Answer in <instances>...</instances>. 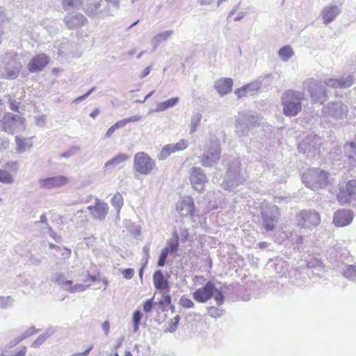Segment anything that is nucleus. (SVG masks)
Listing matches in <instances>:
<instances>
[{"mask_svg":"<svg viewBox=\"0 0 356 356\" xmlns=\"http://www.w3.org/2000/svg\"><path fill=\"white\" fill-rule=\"evenodd\" d=\"M261 227L266 232L273 231L279 222L280 209L276 205L264 206L261 207Z\"/></svg>","mask_w":356,"mask_h":356,"instance_id":"9","label":"nucleus"},{"mask_svg":"<svg viewBox=\"0 0 356 356\" xmlns=\"http://www.w3.org/2000/svg\"><path fill=\"white\" fill-rule=\"evenodd\" d=\"M86 21V18L81 13L67 14L65 17V22L70 29L83 26Z\"/></svg>","mask_w":356,"mask_h":356,"instance_id":"25","label":"nucleus"},{"mask_svg":"<svg viewBox=\"0 0 356 356\" xmlns=\"http://www.w3.org/2000/svg\"><path fill=\"white\" fill-rule=\"evenodd\" d=\"M15 143L17 145L16 151L20 154L29 150L33 146L31 138H21L16 136Z\"/></svg>","mask_w":356,"mask_h":356,"instance_id":"30","label":"nucleus"},{"mask_svg":"<svg viewBox=\"0 0 356 356\" xmlns=\"http://www.w3.org/2000/svg\"><path fill=\"white\" fill-rule=\"evenodd\" d=\"M233 87V81L231 78H222L216 81L214 88L220 96L229 93Z\"/></svg>","mask_w":356,"mask_h":356,"instance_id":"26","label":"nucleus"},{"mask_svg":"<svg viewBox=\"0 0 356 356\" xmlns=\"http://www.w3.org/2000/svg\"><path fill=\"white\" fill-rule=\"evenodd\" d=\"M101 0L90 2V0L85 4L83 10L88 16H93L99 13L101 7Z\"/></svg>","mask_w":356,"mask_h":356,"instance_id":"32","label":"nucleus"},{"mask_svg":"<svg viewBox=\"0 0 356 356\" xmlns=\"http://www.w3.org/2000/svg\"><path fill=\"white\" fill-rule=\"evenodd\" d=\"M179 247V235L177 232H174L171 238L167 241L165 248L170 250V254L177 252Z\"/></svg>","mask_w":356,"mask_h":356,"instance_id":"35","label":"nucleus"},{"mask_svg":"<svg viewBox=\"0 0 356 356\" xmlns=\"http://www.w3.org/2000/svg\"><path fill=\"white\" fill-rule=\"evenodd\" d=\"M208 314L213 318H218L223 315L224 310L212 306L208 308Z\"/></svg>","mask_w":356,"mask_h":356,"instance_id":"48","label":"nucleus"},{"mask_svg":"<svg viewBox=\"0 0 356 356\" xmlns=\"http://www.w3.org/2000/svg\"><path fill=\"white\" fill-rule=\"evenodd\" d=\"M3 168L7 170H9L11 172H16L19 169V163L17 161H10L4 164Z\"/></svg>","mask_w":356,"mask_h":356,"instance_id":"50","label":"nucleus"},{"mask_svg":"<svg viewBox=\"0 0 356 356\" xmlns=\"http://www.w3.org/2000/svg\"><path fill=\"white\" fill-rule=\"evenodd\" d=\"M89 287V285H84V284H75L72 285L70 284L67 288H66V291H67L70 293H74L77 292H82L86 291Z\"/></svg>","mask_w":356,"mask_h":356,"instance_id":"45","label":"nucleus"},{"mask_svg":"<svg viewBox=\"0 0 356 356\" xmlns=\"http://www.w3.org/2000/svg\"><path fill=\"white\" fill-rule=\"evenodd\" d=\"M202 119V115L197 113L192 118L190 122L191 134H193L197 131V127L200 125Z\"/></svg>","mask_w":356,"mask_h":356,"instance_id":"41","label":"nucleus"},{"mask_svg":"<svg viewBox=\"0 0 356 356\" xmlns=\"http://www.w3.org/2000/svg\"><path fill=\"white\" fill-rule=\"evenodd\" d=\"M23 340H24V337H22V335L18 337H16L15 339H13V341H10L7 346L9 348H12L13 347H15L16 345H17L18 343H19L21 341H22Z\"/></svg>","mask_w":356,"mask_h":356,"instance_id":"57","label":"nucleus"},{"mask_svg":"<svg viewBox=\"0 0 356 356\" xmlns=\"http://www.w3.org/2000/svg\"><path fill=\"white\" fill-rule=\"evenodd\" d=\"M342 275L356 283V265H346L341 270Z\"/></svg>","mask_w":356,"mask_h":356,"instance_id":"34","label":"nucleus"},{"mask_svg":"<svg viewBox=\"0 0 356 356\" xmlns=\"http://www.w3.org/2000/svg\"><path fill=\"white\" fill-rule=\"evenodd\" d=\"M52 281L60 285L65 291H66V288L72 284V281L66 280L64 275L60 273H55L52 277Z\"/></svg>","mask_w":356,"mask_h":356,"instance_id":"36","label":"nucleus"},{"mask_svg":"<svg viewBox=\"0 0 356 356\" xmlns=\"http://www.w3.org/2000/svg\"><path fill=\"white\" fill-rule=\"evenodd\" d=\"M353 213L350 210L341 209L337 211L333 216V223L337 227H345L351 223Z\"/></svg>","mask_w":356,"mask_h":356,"instance_id":"20","label":"nucleus"},{"mask_svg":"<svg viewBox=\"0 0 356 356\" xmlns=\"http://www.w3.org/2000/svg\"><path fill=\"white\" fill-rule=\"evenodd\" d=\"M2 129L8 133L24 129V120L18 115L6 113L1 120Z\"/></svg>","mask_w":356,"mask_h":356,"instance_id":"12","label":"nucleus"},{"mask_svg":"<svg viewBox=\"0 0 356 356\" xmlns=\"http://www.w3.org/2000/svg\"><path fill=\"white\" fill-rule=\"evenodd\" d=\"M48 230H49V236L55 240V241L56 242H60L61 241V236H58L55 232L53 231V229H51V227L48 225Z\"/></svg>","mask_w":356,"mask_h":356,"instance_id":"60","label":"nucleus"},{"mask_svg":"<svg viewBox=\"0 0 356 356\" xmlns=\"http://www.w3.org/2000/svg\"><path fill=\"white\" fill-rule=\"evenodd\" d=\"M261 88V83L259 81H252L240 88L236 89L234 93L238 99L244 97L253 96L256 95Z\"/></svg>","mask_w":356,"mask_h":356,"instance_id":"23","label":"nucleus"},{"mask_svg":"<svg viewBox=\"0 0 356 356\" xmlns=\"http://www.w3.org/2000/svg\"><path fill=\"white\" fill-rule=\"evenodd\" d=\"M141 318V312L138 310L135 311L133 314V323H140Z\"/></svg>","mask_w":356,"mask_h":356,"instance_id":"61","label":"nucleus"},{"mask_svg":"<svg viewBox=\"0 0 356 356\" xmlns=\"http://www.w3.org/2000/svg\"><path fill=\"white\" fill-rule=\"evenodd\" d=\"M304 93L294 90H288L282 95L283 113L287 117L296 116L302 111Z\"/></svg>","mask_w":356,"mask_h":356,"instance_id":"1","label":"nucleus"},{"mask_svg":"<svg viewBox=\"0 0 356 356\" xmlns=\"http://www.w3.org/2000/svg\"><path fill=\"white\" fill-rule=\"evenodd\" d=\"M353 83V76L348 74L339 79L330 78L325 81V84L334 88L350 87Z\"/></svg>","mask_w":356,"mask_h":356,"instance_id":"22","label":"nucleus"},{"mask_svg":"<svg viewBox=\"0 0 356 356\" xmlns=\"http://www.w3.org/2000/svg\"><path fill=\"white\" fill-rule=\"evenodd\" d=\"M179 101V97H172L165 102H160L156 104V107L154 110H150L148 113L149 114L153 112H161L164 111L170 108H172L175 106Z\"/></svg>","mask_w":356,"mask_h":356,"instance_id":"28","label":"nucleus"},{"mask_svg":"<svg viewBox=\"0 0 356 356\" xmlns=\"http://www.w3.org/2000/svg\"><path fill=\"white\" fill-rule=\"evenodd\" d=\"M302 179L307 188L314 191L324 188L328 181L327 173L318 168L309 169L303 174Z\"/></svg>","mask_w":356,"mask_h":356,"instance_id":"4","label":"nucleus"},{"mask_svg":"<svg viewBox=\"0 0 356 356\" xmlns=\"http://www.w3.org/2000/svg\"><path fill=\"white\" fill-rule=\"evenodd\" d=\"M322 112L324 116L339 120L346 116L348 107L341 102H334L329 103L326 106L323 107Z\"/></svg>","mask_w":356,"mask_h":356,"instance_id":"13","label":"nucleus"},{"mask_svg":"<svg viewBox=\"0 0 356 356\" xmlns=\"http://www.w3.org/2000/svg\"><path fill=\"white\" fill-rule=\"evenodd\" d=\"M15 181L14 176L5 168H0V182L4 184H12Z\"/></svg>","mask_w":356,"mask_h":356,"instance_id":"38","label":"nucleus"},{"mask_svg":"<svg viewBox=\"0 0 356 356\" xmlns=\"http://www.w3.org/2000/svg\"><path fill=\"white\" fill-rule=\"evenodd\" d=\"M215 291V285L209 282L202 288L197 289L193 293V298L199 302H205L212 296Z\"/></svg>","mask_w":356,"mask_h":356,"instance_id":"18","label":"nucleus"},{"mask_svg":"<svg viewBox=\"0 0 356 356\" xmlns=\"http://www.w3.org/2000/svg\"><path fill=\"white\" fill-rule=\"evenodd\" d=\"M344 151L349 163L353 166H356V139L354 141L346 143L344 145Z\"/></svg>","mask_w":356,"mask_h":356,"instance_id":"27","label":"nucleus"},{"mask_svg":"<svg viewBox=\"0 0 356 356\" xmlns=\"http://www.w3.org/2000/svg\"><path fill=\"white\" fill-rule=\"evenodd\" d=\"M54 331H48L41 335H40L32 343L31 346L33 348H38L42 343H43L52 334Z\"/></svg>","mask_w":356,"mask_h":356,"instance_id":"42","label":"nucleus"},{"mask_svg":"<svg viewBox=\"0 0 356 356\" xmlns=\"http://www.w3.org/2000/svg\"><path fill=\"white\" fill-rule=\"evenodd\" d=\"M129 159V156L125 154H118L115 156H114L112 159L108 161L105 163L104 168L107 170L111 167H115L120 163L126 161Z\"/></svg>","mask_w":356,"mask_h":356,"instance_id":"33","label":"nucleus"},{"mask_svg":"<svg viewBox=\"0 0 356 356\" xmlns=\"http://www.w3.org/2000/svg\"><path fill=\"white\" fill-rule=\"evenodd\" d=\"M286 237L291 241L295 242L298 245H300L303 242V236L298 234L296 232H290L289 233L284 232Z\"/></svg>","mask_w":356,"mask_h":356,"instance_id":"43","label":"nucleus"},{"mask_svg":"<svg viewBox=\"0 0 356 356\" xmlns=\"http://www.w3.org/2000/svg\"><path fill=\"white\" fill-rule=\"evenodd\" d=\"M303 88L310 93L314 102L323 104L327 99L325 89L323 85L314 79H307L303 82Z\"/></svg>","mask_w":356,"mask_h":356,"instance_id":"11","label":"nucleus"},{"mask_svg":"<svg viewBox=\"0 0 356 356\" xmlns=\"http://www.w3.org/2000/svg\"><path fill=\"white\" fill-rule=\"evenodd\" d=\"M259 124V119L257 115L250 112L239 113L236 120L235 133L241 140H243V138L249 135L251 129Z\"/></svg>","mask_w":356,"mask_h":356,"instance_id":"3","label":"nucleus"},{"mask_svg":"<svg viewBox=\"0 0 356 356\" xmlns=\"http://www.w3.org/2000/svg\"><path fill=\"white\" fill-rule=\"evenodd\" d=\"M153 306V298L148 299L143 305V310L146 313H149L152 311Z\"/></svg>","mask_w":356,"mask_h":356,"instance_id":"58","label":"nucleus"},{"mask_svg":"<svg viewBox=\"0 0 356 356\" xmlns=\"http://www.w3.org/2000/svg\"><path fill=\"white\" fill-rule=\"evenodd\" d=\"M341 13V8L336 5H328L325 6L322 12L321 17L323 20V23L328 24L336 19V17Z\"/></svg>","mask_w":356,"mask_h":356,"instance_id":"24","label":"nucleus"},{"mask_svg":"<svg viewBox=\"0 0 356 356\" xmlns=\"http://www.w3.org/2000/svg\"><path fill=\"white\" fill-rule=\"evenodd\" d=\"M296 226L303 229H313L321 222L320 213L314 209H302L296 216Z\"/></svg>","mask_w":356,"mask_h":356,"instance_id":"5","label":"nucleus"},{"mask_svg":"<svg viewBox=\"0 0 356 356\" xmlns=\"http://www.w3.org/2000/svg\"><path fill=\"white\" fill-rule=\"evenodd\" d=\"M190 180L193 188L199 192L204 189L207 178L200 167H193L191 169Z\"/></svg>","mask_w":356,"mask_h":356,"instance_id":"15","label":"nucleus"},{"mask_svg":"<svg viewBox=\"0 0 356 356\" xmlns=\"http://www.w3.org/2000/svg\"><path fill=\"white\" fill-rule=\"evenodd\" d=\"M176 209L181 216H190L193 220V226L202 225L201 218L195 210L194 202L191 197L185 196L181 198L176 204Z\"/></svg>","mask_w":356,"mask_h":356,"instance_id":"8","label":"nucleus"},{"mask_svg":"<svg viewBox=\"0 0 356 356\" xmlns=\"http://www.w3.org/2000/svg\"><path fill=\"white\" fill-rule=\"evenodd\" d=\"M68 181L65 176H56L40 179L39 186L42 188L50 189L63 186L67 184Z\"/></svg>","mask_w":356,"mask_h":356,"instance_id":"19","label":"nucleus"},{"mask_svg":"<svg viewBox=\"0 0 356 356\" xmlns=\"http://www.w3.org/2000/svg\"><path fill=\"white\" fill-rule=\"evenodd\" d=\"M87 209L90 211L94 219L100 221L105 219L108 212V205L97 198L95 200V205L89 206Z\"/></svg>","mask_w":356,"mask_h":356,"instance_id":"17","label":"nucleus"},{"mask_svg":"<svg viewBox=\"0 0 356 356\" xmlns=\"http://www.w3.org/2000/svg\"><path fill=\"white\" fill-rule=\"evenodd\" d=\"M49 58L45 54L35 56L28 64L29 70L31 72L42 70L49 63Z\"/></svg>","mask_w":356,"mask_h":356,"instance_id":"21","label":"nucleus"},{"mask_svg":"<svg viewBox=\"0 0 356 356\" xmlns=\"http://www.w3.org/2000/svg\"><path fill=\"white\" fill-rule=\"evenodd\" d=\"M179 319L180 316L178 315L172 318L168 327L165 329V332L171 333L174 332L177 330Z\"/></svg>","mask_w":356,"mask_h":356,"instance_id":"47","label":"nucleus"},{"mask_svg":"<svg viewBox=\"0 0 356 356\" xmlns=\"http://www.w3.org/2000/svg\"><path fill=\"white\" fill-rule=\"evenodd\" d=\"M213 296L218 305H221L224 302V296L222 292L218 290L216 287Z\"/></svg>","mask_w":356,"mask_h":356,"instance_id":"52","label":"nucleus"},{"mask_svg":"<svg viewBox=\"0 0 356 356\" xmlns=\"http://www.w3.org/2000/svg\"><path fill=\"white\" fill-rule=\"evenodd\" d=\"M79 148L78 147H74L70 149L67 152H64L60 155L62 158H70L72 156L74 155L77 152H79Z\"/></svg>","mask_w":356,"mask_h":356,"instance_id":"54","label":"nucleus"},{"mask_svg":"<svg viewBox=\"0 0 356 356\" xmlns=\"http://www.w3.org/2000/svg\"><path fill=\"white\" fill-rule=\"evenodd\" d=\"M112 205L119 211L123 205V197L122 195L117 193L111 200Z\"/></svg>","mask_w":356,"mask_h":356,"instance_id":"44","label":"nucleus"},{"mask_svg":"<svg viewBox=\"0 0 356 356\" xmlns=\"http://www.w3.org/2000/svg\"><path fill=\"white\" fill-rule=\"evenodd\" d=\"M180 305L185 308H192L194 307V303L193 301L184 296L181 297L179 300Z\"/></svg>","mask_w":356,"mask_h":356,"instance_id":"53","label":"nucleus"},{"mask_svg":"<svg viewBox=\"0 0 356 356\" xmlns=\"http://www.w3.org/2000/svg\"><path fill=\"white\" fill-rule=\"evenodd\" d=\"M156 167V163L147 154L137 152L134 159V169L140 175H147Z\"/></svg>","mask_w":356,"mask_h":356,"instance_id":"10","label":"nucleus"},{"mask_svg":"<svg viewBox=\"0 0 356 356\" xmlns=\"http://www.w3.org/2000/svg\"><path fill=\"white\" fill-rule=\"evenodd\" d=\"M95 88H92L87 93H86L85 95L81 96V97H79L77 98H76L74 100V103H76V104H78L79 102H81V101L86 99L93 91H95Z\"/></svg>","mask_w":356,"mask_h":356,"instance_id":"59","label":"nucleus"},{"mask_svg":"<svg viewBox=\"0 0 356 356\" xmlns=\"http://www.w3.org/2000/svg\"><path fill=\"white\" fill-rule=\"evenodd\" d=\"M176 152L186 149L188 146V143L184 139H181L178 143L173 144Z\"/></svg>","mask_w":356,"mask_h":356,"instance_id":"51","label":"nucleus"},{"mask_svg":"<svg viewBox=\"0 0 356 356\" xmlns=\"http://www.w3.org/2000/svg\"><path fill=\"white\" fill-rule=\"evenodd\" d=\"M240 161L234 159L227 171L222 187L225 190H232L241 184L244 179L239 172Z\"/></svg>","mask_w":356,"mask_h":356,"instance_id":"7","label":"nucleus"},{"mask_svg":"<svg viewBox=\"0 0 356 356\" xmlns=\"http://www.w3.org/2000/svg\"><path fill=\"white\" fill-rule=\"evenodd\" d=\"M62 5L65 10L78 9L82 5L81 0H62Z\"/></svg>","mask_w":356,"mask_h":356,"instance_id":"40","label":"nucleus"},{"mask_svg":"<svg viewBox=\"0 0 356 356\" xmlns=\"http://www.w3.org/2000/svg\"><path fill=\"white\" fill-rule=\"evenodd\" d=\"M153 282L154 287L159 290L168 288V282L165 279L162 272L159 270L154 272L153 275Z\"/></svg>","mask_w":356,"mask_h":356,"instance_id":"29","label":"nucleus"},{"mask_svg":"<svg viewBox=\"0 0 356 356\" xmlns=\"http://www.w3.org/2000/svg\"><path fill=\"white\" fill-rule=\"evenodd\" d=\"M293 55L294 51L289 45H285L278 51V56L284 62L288 61Z\"/></svg>","mask_w":356,"mask_h":356,"instance_id":"37","label":"nucleus"},{"mask_svg":"<svg viewBox=\"0 0 356 356\" xmlns=\"http://www.w3.org/2000/svg\"><path fill=\"white\" fill-rule=\"evenodd\" d=\"M35 124L39 127H44L46 122L45 115H37L35 117Z\"/></svg>","mask_w":356,"mask_h":356,"instance_id":"55","label":"nucleus"},{"mask_svg":"<svg viewBox=\"0 0 356 356\" xmlns=\"http://www.w3.org/2000/svg\"><path fill=\"white\" fill-rule=\"evenodd\" d=\"M13 304V299L10 296L0 297V308L7 309L10 307Z\"/></svg>","mask_w":356,"mask_h":356,"instance_id":"46","label":"nucleus"},{"mask_svg":"<svg viewBox=\"0 0 356 356\" xmlns=\"http://www.w3.org/2000/svg\"><path fill=\"white\" fill-rule=\"evenodd\" d=\"M123 277L127 280L131 279L134 275V270L132 268H127L122 271Z\"/></svg>","mask_w":356,"mask_h":356,"instance_id":"56","label":"nucleus"},{"mask_svg":"<svg viewBox=\"0 0 356 356\" xmlns=\"http://www.w3.org/2000/svg\"><path fill=\"white\" fill-rule=\"evenodd\" d=\"M9 146V140L6 138H0V150H4Z\"/></svg>","mask_w":356,"mask_h":356,"instance_id":"64","label":"nucleus"},{"mask_svg":"<svg viewBox=\"0 0 356 356\" xmlns=\"http://www.w3.org/2000/svg\"><path fill=\"white\" fill-rule=\"evenodd\" d=\"M27 352L26 346H22L21 348L15 353H9L8 351L3 350L0 356H25Z\"/></svg>","mask_w":356,"mask_h":356,"instance_id":"49","label":"nucleus"},{"mask_svg":"<svg viewBox=\"0 0 356 356\" xmlns=\"http://www.w3.org/2000/svg\"><path fill=\"white\" fill-rule=\"evenodd\" d=\"M39 330H35L33 327H31L29 328L27 330H26L22 335V337H24V339L27 337L33 335L35 332H38Z\"/></svg>","mask_w":356,"mask_h":356,"instance_id":"62","label":"nucleus"},{"mask_svg":"<svg viewBox=\"0 0 356 356\" xmlns=\"http://www.w3.org/2000/svg\"><path fill=\"white\" fill-rule=\"evenodd\" d=\"M22 69V64L14 51H10L0 58V77L15 79Z\"/></svg>","mask_w":356,"mask_h":356,"instance_id":"2","label":"nucleus"},{"mask_svg":"<svg viewBox=\"0 0 356 356\" xmlns=\"http://www.w3.org/2000/svg\"><path fill=\"white\" fill-rule=\"evenodd\" d=\"M175 149L173 144L165 145L163 147L161 152L158 155L159 160H165L170 156L172 153H175Z\"/></svg>","mask_w":356,"mask_h":356,"instance_id":"39","label":"nucleus"},{"mask_svg":"<svg viewBox=\"0 0 356 356\" xmlns=\"http://www.w3.org/2000/svg\"><path fill=\"white\" fill-rule=\"evenodd\" d=\"M173 33L174 31L172 30H168L156 35L152 40L154 49H155L159 44L169 39Z\"/></svg>","mask_w":356,"mask_h":356,"instance_id":"31","label":"nucleus"},{"mask_svg":"<svg viewBox=\"0 0 356 356\" xmlns=\"http://www.w3.org/2000/svg\"><path fill=\"white\" fill-rule=\"evenodd\" d=\"M337 199L341 204L356 202V180H350L346 184V190L341 191L337 195Z\"/></svg>","mask_w":356,"mask_h":356,"instance_id":"16","label":"nucleus"},{"mask_svg":"<svg viewBox=\"0 0 356 356\" xmlns=\"http://www.w3.org/2000/svg\"><path fill=\"white\" fill-rule=\"evenodd\" d=\"M220 154L221 146L220 140L215 138L211 140L209 145L200 157V163L204 167H213L218 163Z\"/></svg>","mask_w":356,"mask_h":356,"instance_id":"6","label":"nucleus"},{"mask_svg":"<svg viewBox=\"0 0 356 356\" xmlns=\"http://www.w3.org/2000/svg\"><path fill=\"white\" fill-rule=\"evenodd\" d=\"M8 102L10 103V108L13 111H18V105L17 104L15 101H13L12 98L10 95H8Z\"/></svg>","mask_w":356,"mask_h":356,"instance_id":"63","label":"nucleus"},{"mask_svg":"<svg viewBox=\"0 0 356 356\" xmlns=\"http://www.w3.org/2000/svg\"><path fill=\"white\" fill-rule=\"evenodd\" d=\"M321 144V138L316 134L309 135L305 140H303L298 145L300 152L316 154L318 152V147Z\"/></svg>","mask_w":356,"mask_h":356,"instance_id":"14","label":"nucleus"}]
</instances>
